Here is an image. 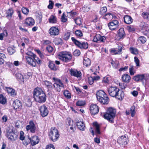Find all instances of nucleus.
<instances>
[{"mask_svg": "<svg viewBox=\"0 0 149 149\" xmlns=\"http://www.w3.org/2000/svg\"><path fill=\"white\" fill-rule=\"evenodd\" d=\"M7 138L12 141H15L18 137L17 134L13 131L8 132L7 134Z\"/></svg>", "mask_w": 149, "mask_h": 149, "instance_id": "2eb2a0df", "label": "nucleus"}, {"mask_svg": "<svg viewBox=\"0 0 149 149\" xmlns=\"http://www.w3.org/2000/svg\"><path fill=\"white\" fill-rule=\"evenodd\" d=\"M109 29L111 30L116 29L118 26V22L117 20H114L108 24Z\"/></svg>", "mask_w": 149, "mask_h": 149, "instance_id": "1a4fd4ad", "label": "nucleus"}, {"mask_svg": "<svg viewBox=\"0 0 149 149\" xmlns=\"http://www.w3.org/2000/svg\"><path fill=\"white\" fill-rule=\"evenodd\" d=\"M122 47H119L118 51L115 49H113L111 50V52H113L115 54H120L121 52L122 51Z\"/></svg>", "mask_w": 149, "mask_h": 149, "instance_id": "4c0bfd02", "label": "nucleus"}, {"mask_svg": "<svg viewBox=\"0 0 149 149\" xmlns=\"http://www.w3.org/2000/svg\"><path fill=\"white\" fill-rule=\"evenodd\" d=\"M8 51L10 54H12L15 52V50L13 47H9L8 48Z\"/></svg>", "mask_w": 149, "mask_h": 149, "instance_id": "8fccbe9b", "label": "nucleus"}, {"mask_svg": "<svg viewBox=\"0 0 149 149\" xmlns=\"http://www.w3.org/2000/svg\"><path fill=\"white\" fill-rule=\"evenodd\" d=\"M49 32L51 36H56L59 34V30L58 28L53 26L49 29Z\"/></svg>", "mask_w": 149, "mask_h": 149, "instance_id": "9d476101", "label": "nucleus"}, {"mask_svg": "<svg viewBox=\"0 0 149 149\" xmlns=\"http://www.w3.org/2000/svg\"><path fill=\"white\" fill-rule=\"evenodd\" d=\"M49 22L50 23H55L56 22V17L53 15H52L49 19Z\"/></svg>", "mask_w": 149, "mask_h": 149, "instance_id": "f704fd0d", "label": "nucleus"}, {"mask_svg": "<svg viewBox=\"0 0 149 149\" xmlns=\"http://www.w3.org/2000/svg\"><path fill=\"white\" fill-rule=\"evenodd\" d=\"M85 104L84 102L82 101H79L76 103V105L78 106H83Z\"/></svg>", "mask_w": 149, "mask_h": 149, "instance_id": "4d7b16f0", "label": "nucleus"}, {"mask_svg": "<svg viewBox=\"0 0 149 149\" xmlns=\"http://www.w3.org/2000/svg\"><path fill=\"white\" fill-rule=\"evenodd\" d=\"M80 54V51L78 49L75 50L73 52V55L76 56H78Z\"/></svg>", "mask_w": 149, "mask_h": 149, "instance_id": "052dcab7", "label": "nucleus"}, {"mask_svg": "<svg viewBox=\"0 0 149 149\" xmlns=\"http://www.w3.org/2000/svg\"><path fill=\"white\" fill-rule=\"evenodd\" d=\"M74 126L73 125H70V126H68V131H69V130L70 129L71 130V132H74V130L75 129V128L74 127H73Z\"/></svg>", "mask_w": 149, "mask_h": 149, "instance_id": "680f3d73", "label": "nucleus"}, {"mask_svg": "<svg viewBox=\"0 0 149 149\" xmlns=\"http://www.w3.org/2000/svg\"><path fill=\"white\" fill-rule=\"evenodd\" d=\"M106 94L102 90H100L97 91L96 93V97L97 100H100L101 98L106 96Z\"/></svg>", "mask_w": 149, "mask_h": 149, "instance_id": "aec40b11", "label": "nucleus"}, {"mask_svg": "<svg viewBox=\"0 0 149 149\" xmlns=\"http://www.w3.org/2000/svg\"><path fill=\"white\" fill-rule=\"evenodd\" d=\"M130 50L131 52L133 54H137L138 53V50L135 48L130 47Z\"/></svg>", "mask_w": 149, "mask_h": 149, "instance_id": "a19ab883", "label": "nucleus"}, {"mask_svg": "<svg viewBox=\"0 0 149 149\" xmlns=\"http://www.w3.org/2000/svg\"><path fill=\"white\" fill-rule=\"evenodd\" d=\"M44 82L45 84L49 89L52 88V84L51 83L47 81H45Z\"/></svg>", "mask_w": 149, "mask_h": 149, "instance_id": "c03bdc74", "label": "nucleus"}, {"mask_svg": "<svg viewBox=\"0 0 149 149\" xmlns=\"http://www.w3.org/2000/svg\"><path fill=\"white\" fill-rule=\"evenodd\" d=\"M107 11V8L106 7H103L101 8L100 13L101 15H104Z\"/></svg>", "mask_w": 149, "mask_h": 149, "instance_id": "a18cd8bd", "label": "nucleus"}, {"mask_svg": "<svg viewBox=\"0 0 149 149\" xmlns=\"http://www.w3.org/2000/svg\"><path fill=\"white\" fill-rule=\"evenodd\" d=\"M63 94L67 98L70 99L71 98L70 93L68 90H65L63 92Z\"/></svg>", "mask_w": 149, "mask_h": 149, "instance_id": "79ce46f5", "label": "nucleus"}, {"mask_svg": "<svg viewBox=\"0 0 149 149\" xmlns=\"http://www.w3.org/2000/svg\"><path fill=\"white\" fill-rule=\"evenodd\" d=\"M59 58L63 62L67 63L71 60L72 56L71 54L69 52H63L60 53L58 55Z\"/></svg>", "mask_w": 149, "mask_h": 149, "instance_id": "7ed1b4c3", "label": "nucleus"}, {"mask_svg": "<svg viewBox=\"0 0 149 149\" xmlns=\"http://www.w3.org/2000/svg\"><path fill=\"white\" fill-rule=\"evenodd\" d=\"M28 26H33L35 23L34 19L31 17H28L26 19L25 22Z\"/></svg>", "mask_w": 149, "mask_h": 149, "instance_id": "412c9836", "label": "nucleus"}, {"mask_svg": "<svg viewBox=\"0 0 149 149\" xmlns=\"http://www.w3.org/2000/svg\"><path fill=\"white\" fill-rule=\"evenodd\" d=\"M145 78V75L143 74L137 75L134 76L133 79L136 82L142 81Z\"/></svg>", "mask_w": 149, "mask_h": 149, "instance_id": "a211bd4d", "label": "nucleus"}, {"mask_svg": "<svg viewBox=\"0 0 149 149\" xmlns=\"http://www.w3.org/2000/svg\"><path fill=\"white\" fill-rule=\"evenodd\" d=\"M143 16L145 18H148L149 17V14L147 12H143Z\"/></svg>", "mask_w": 149, "mask_h": 149, "instance_id": "338daca9", "label": "nucleus"}, {"mask_svg": "<svg viewBox=\"0 0 149 149\" xmlns=\"http://www.w3.org/2000/svg\"><path fill=\"white\" fill-rule=\"evenodd\" d=\"M122 81L126 83H128L130 81L131 77L130 76L127 74H124L122 76Z\"/></svg>", "mask_w": 149, "mask_h": 149, "instance_id": "b1692460", "label": "nucleus"}, {"mask_svg": "<svg viewBox=\"0 0 149 149\" xmlns=\"http://www.w3.org/2000/svg\"><path fill=\"white\" fill-rule=\"evenodd\" d=\"M46 149H55V148L53 145L51 144L47 146Z\"/></svg>", "mask_w": 149, "mask_h": 149, "instance_id": "774afa93", "label": "nucleus"}, {"mask_svg": "<svg viewBox=\"0 0 149 149\" xmlns=\"http://www.w3.org/2000/svg\"><path fill=\"white\" fill-rule=\"evenodd\" d=\"M134 61L135 63L136 64V66H139V60L138 58L136 57L135 56L134 57Z\"/></svg>", "mask_w": 149, "mask_h": 149, "instance_id": "0e129e2a", "label": "nucleus"}, {"mask_svg": "<svg viewBox=\"0 0 149 149\" xmlns=\"http://www.w3.org/2000/svg\"><path fill=\"white\" fill-rule=\"evenodd\" d=\"M53 79L55 82L53 86L55 89L58 92H60L61 90L64 87L63 83L60 79L53 77Z\"/></svg>", "mask_w": 149, "mask_h": 149, "instance_id": "39448f33", "label": "nucleus"}, {"mask_svg": "<svg viewBox=\"0 0 149 149\" xmlns=\"http://www.w3.org/2000/svg\"><path fill=\"white\" fill-rule=\"evenodd\" d=\"M104 116L105 119H107L110 123H113V119L115 117L112 115L107 112V113L104 114Z\"/></svg>", "mask_w": 149, "mask_h": 149, "instance_id": "dca6fc26", "label": "nucleus"}, {"mask_svg": "<svg viewBox=\"0 0 149 149\" xmlns=\"http://www.w3.org/2000/svg\"><path fill=\"white\" fill-rule=\"evenodd\" d=\"M54 43L57 45L62 44L63 43V40L61 38H58L55 39L54 41Z\"/></svg>", "mask_w": 149, "mask_h": 149, "instance_id": "49530a36", "label": "nucleus"}, {"mask_svg": "<svg viewBox=\"0 0 149 149\" xmlns=\"http://www.w3.org/2000/svg\"><path fill=\"white\" fill-rule=\"evenodd\" d=\"M107 91L110 96L114 97L118 94L119 89L116 86H111L107 88Z\"/></svg>", "mask_w": 149, "mask_h": 149, "instance_id": "0eeeda50", "label": "nucleus"}, {"mask_svg": "<svg viewBox=\"0 0 149 149\" xmlns=\"http://www.w3.org/2000/svg\"><path fill=\"white\" fill-rule=\"evenodd\" d=\"M6 91L11 96L14 97L16 95L15 90L10 87H6Z\"/></svg>", "mask_w": 149, "mask_h": 149, "instance_id": "5701e85b", "label": "nucleus"}, {"mask_svg": "<svg viewBox=\"0 0 149 149\" xmlns=\"http://www.w3.org/2000/svg\"><path fill=\"white\" fill-rule=\"evenodd\" d=\"M68 17L69 18H71L74 17L77 14V13L73 10H71L70 12H67Z\"/></svg>", "mask_w": 149, "mask_h": 149, "instance_id": "72a5a7b5", "label": "nucleus"}, {"mask_svg": "<svg viewBox=\"0 0 149 149\" xmlns=\"http://www.w3.org/2000/svg\"><path fill=\"white\" fill-rule=\"evenodd\" d=\"M100 103L103 104H107L109 102V99L106 96L101 98L100 100H98Z\"/></svg>", "mask_w": 149, "mask_h": 149, "instance_id": "393cba45", "label": "nucleus"}, {"mask_svg": "<svg viewBox=\"0 0 149 149\" xmlns=\"http://www.w3.org/2000/svg\"><path fill=\"white\" fill-rule=\"evenodd\" d=\"M70 36V33L69 32H67L65 33L64 35V39L65 40H68Z\"/></svg>", "mask_w": 149, "mask_h": 149, "instance_id": "6e6d98bb", "label": "nucleus"}, {"mask_svg": "<svg viewBox=\"0 0 149 149\" xmlns=\"http://www.w3.org/2000/svg\"><path fill=\"white\" fill-rule=\"evenodd\" d=\"M49 138L53 141H56L59 137V134L58 130L55 127L51 128L49 134Z\"/></svg>", "mask_w": 149, "mask_h": 149, "instance_id": "20e7f679", "label": "nucleus"}, {"mask_svg": "<svg viewBox=\"0 0 149 149\" xmlns=\"http://www.w3.org/2000/svg\"><path fill=\"white\" fill-rule=\"evenodd\" d=\"M6 102V98L2 95H0V103L3 104H4Z\"/></svg>", "mask_w": 149, "mask_h": 149, "instance_id": "ea45409f", "label": "nucleus"}, {"mask_svg": "<svg viewBox=\"0 0 149 149\" xmlns=\"http://www.w3.org/2000/svg\"><path fill=\"white\" fill-rule=\"evenodd\" d=\"M22 13L26 15H27L29 12V9L27 8L23 7L22 8Z\"/></svg>", "mask_w": 149, "mask_h": 149, "instance_id": "de8ad7c7", "label": "nucleus"}, {"mask_svg": "<svg viewBox=\"0 0 149 149\" xmlns=\"http://www.w3.org/2000/svg\"><path fill=\"white\" fill-rule=\"evenodd\" d=\"M39 109L41 115L42 117H45L48 114L49 111L45 105H43L41 106L40 107Z\"/></svg>", "mask_w": 149, "mask_h": 149, "instance_id": "9b49d317", "label": "nucleus"}, {"mask_svg": "<svg viewBox=\"0 0 149 149\" xmlns=\"http://www.w3.org/2000/svg\"><path fill=\"white\" fill-rule=\"evenodd\" d=\"M6 58L5 55L3 53H0V65L3 64L4 62V59Z\"/></svg>", "mask_w": 149, "mask_h": 149, "instance_id": "c9c22d12", "label": "nucleus"}, {"mask_svg": "<svg viewBox=\"0 0 149 149\" xmlns=\"http://www.w3.org/2000/svg\"><path fill=\"white\" fill-rule=\"evenodd\" d=\"M77 125L78 128L80 130L84 131L85 129V127L84 123L80 121L77 123Z\"/></svg>", "mask_w": 149, "mask_h": 149, "instance_id": "bb28decb", "label": "nucleus"}, {"mask_svg": "<svg viewBox=\"0 0 149 149\" xmlns=\"http://www.w3.org/2000/svg\"><path fill=\"white\" fill-rule=\"evenodd\" d=\"M124 93L123 91H120L118 92V94H117L116 97H115L116 98L119 100H121L123 98L124 96Z\"/></svg>", "mask_w": 149, "mask_h": 149, "instance_id": "c756f323", "label": "nucleus"}, {"mask_svg": "<svg viewBox=\"0 0 149 149\" xmlns=\"http://www.w3.org/2000/svg\"><path fill=\"white\" fill-rule=\"evenodd\" d=\"M74 21L76 24L79 25H80L82 24V20L80 18H77L74 19Z\"/></svg>", "mask_w": 149, "mask_h": 149, "instance_id": "37998d69", "label": "nucleus"}, {"mask_svg": "<svg viewBox=\"0 0 149 149\" xmlns=\"http://www.w3.org/2000/svg\"><path fill=\"white\" fill-rule=\"evenodd\" d=\"M26 137H27L26 139V140H24L26 144L27 145L30 143H31V138H29V136H27Z\"/></svg>", "mask_w": 149, "mask_h": 149, "instance_id": "bf43d9fd", "label": "nucleus"}, {"mask_svg": "<svg viewBox=\"0 0 149 149\" xmlns=\"http://www.w3.org/2000/svg\"><path fill=\"white\" fill-rule=\"evenodd\" d=\"M54 4V2L52 0L49 1V5L47 6L48 8L50 9L53 8Z\"/></svg>", "mask_w": 149, "mask_h": 149, "instance_id": "864d4df0", "label": "nucleus"}, {"mask_svg": "<svg viewBox=\"0 0 149 149\" xmlns=\"http://www.w3.org/2000/svg\"><path fill=\"white\" fill-rule=\"evenodd\" d=\"M125 35L124 29L122 28L119 29L118 32V33L117 36V38L118 40H120L123 38Z\"/></svg>", "mask_w": 149, "mask_h": 149, "instance_id": "f3484780", "label": "nucleus"}, {"mask_svg": "<svg viewBox=\"0 0 149 149\" xmlns=\"http://www.w3.org/2000/svg\"><path fill=\"white\" fill-rule=\"evenodd\" d=\"M26 129L27 131L30 130L31 133H34L35 132L36 127L32 121H30L29 122V125L26 126Z\"/></svg>", "mask_w": 149, "mask_h": 149, "instance_id": "6e6552de", "label": "nucleus"}, {"mask_svg": "<svg viewBox=\"0 0 149 149\" xmlns=\"http://www.w3.org/2000/svg\"><path fill=\"white\" fill-rule=\"evenodd\" d=\"M31 145L32 146H34L38 144L39 141V140L37 136H34L31 138Z\"/></svg>", "mask_w": 149, "mask_h": 149, "instance_id": "a878e982", "label": "nucleus"}, {"mask_svg": "<svg viewBox=\"0 0 149 149\" xmlns=\"http://www.w3.org/2000/svg\"><path fill=\"white\" fill-rule=\"evenodd\" d=\"M93 124L95 127L96 133L97 134H100V126L96 122L94 123Z\"/></svg>", "mask_w": 149, "mask_h": 149, "instance_id": "473e14b6", "label": "nucleus"}, {"mask_svg": "<svg viewBox=\"0 0 149 149\" xmlns=\"http://www.w3.org/2000/svg\"><path fill=\"white\" fill-rule=\"evenodd\" d=\"M130 112L132 117H133L135 115V107L134 106H132L130 108Z\"/></svg>", "mask_w": 149, "mask_h": 149, "instance_id": "603ef678", "label": "nucleus"}, {"mask_svg": "<svg viewBox=\"0 0 149 149\" xmlns=\"http://www.w3.org/2000/svg\"><path fill=\"white\" fill-rule=\"evenodd\" d=\"M13 105L14 108L15 109H21L22 107V104L20 101L17 100L13 102Z\"/></svg>", "mask_w": 149, "mask_h": 149, "instance_id": "6ab92c4d", "label": "nucleus"}, {"mask_svg": "<svg viewBox=\"0 0 149 149\" xmlns=\"http://www.w3.org/2000/svg\"><path fill=\"white\" fill-rule=\"evenodd\" d=\"M91 63V60L88 58H86L84 59V65L86 67L90 65Z\"/></svg>", "mask_w": 149, "mask_h": 149, "instance_id": "7c9ffc66", "label": "nucleus"}, {"mask_svg": "<svg viewBox=\"0 0 149 149\" xmlns=\"http://www.w3.org/2000/svg\"><path fill=\"white\" fill-rule=\"evenodd\" d=\"M138 40L142 43H145L146 41V39L144 36H140Z\"/></svg>", "mask_w": 149, "mask_h": 149, "instance_id": "3c124183", "label": "nucleus"}, {"mask_svg": "<svg viewBox=\"0 0 149 149\" xmlns=\"http://www.w3.org/2000/svg\"><path fill=\"white\" fill-rule=\"evenodd\" d=\"M106 40V37L104 36H102L99 34H97L94 37L93 41L96 42H104Z\"/></svg>", "mask_w": 149, "mask_h": 149, "instance_id": "ddd939ff", "label": "nucleus"}, {"mask_svg": "<svg viewBox=\"0 0 149 149\" xmlns=\"http://www.w3.org/2000/svg\"><path fill=\"white\" fill-rule=\"evenodd\" d=\"M67 18L65 13H64L63 14L61 17V21L63 22H65L67 21Z\"/></svg>", "mask_w": 149, "mask_h": 149, "instance_id": "5fc2aeb1", "label": "nucleus"}, {"mask_svg": "<svg viewBox=\"0 0 149 149\" xmlns=\"http://www.w3.org/2000/svg\"><path fill=\"white\" fill-rule=\"evenodd\" d=\"M71 40L77 46L81 49H86L88 47V45L87 42H83L82 43H81L76 39L74 37H72Z\"/></svg>", "mask_w": 149, "mask_h": 149, "instance_id": "423d86ee", "label": "nucleus"}, {"mask_svg": "<svg viewBox=\"0 0 149 149\" xmlns=\"http://www.w3.org/2000/svg\"><path fill=\"white\" fill-rule=\"evenodd\" d=\"M75 34L76 36L79 37H81L83 36L81 31L80 30H78L75 31Z\"/></svg>", "mask_w": 149, "mask_h": 149, "instance_id": "09e8293b", "label": "nucleus"}, {"mask_svg": "<svg viewBox=\"0 0 149 149\" xmlns=\"http://www.w3.org/2000/svg\"><path fill=\"white\" fill-rule=\"evenodd\" d=\"M90 110L91 114L95 115L98 113L99 109L96 104H93L91 105Z\"/></svg>", "mask_w": 149, "mask_h": 149, "instance_id": "f8f14e48", "label": "nucleus"}, {"mask_svg": "<svg viewBox=\"0 0 149 149\" xmlns=\"http://www.w3.org/2000/svg\"><path fill=\"white\" fill-rule=\"evenodd\" d=\"M49 67L51 70H57V68L55 66V64L52 62H50Z\"/></svg>", "mask_w": 149, "mask_h": 149, "instance_id": "e433bc0d", "label": "nucleus"}, {"mask_svg": "<svg viewBox=\"0 0 149 149\" xmlns=\"http://www.w3.org/2000/svg\"><path fill=\"white\" fill-rule=\"evenodd\" d=\"M13 13V10L12 8L9 9L7 11V17H9L10 18Z\"/></svg>", "mask_w": 149, "mask_h": 149, "instance_id": "58836bf2", "label": "nucleus"}, {"mask_svg": "<svg viewBox=\"0 0 149 149\" xmlns=\"http://www.w3.org/2000/svg\"><path fill=\"white\" fill-rule=\"evenodd\" d=\"M119 85L120 87L122 89H125L127 87L126 84L123 83H120Z\"/></svg>", "mask_w": 149, "mask_h": 149, "instance_id": "e2e57ef3", "label": "nucleus"}, {"mask_svg": "<svg viewBox=\"0 0 149 149\" xmlns=\"http://www.w3.org/2000/svg\"><path fill=\"white\" fill-rule=\"evenodd\" d=\"M33 97L37 102L41 103L46 100V96L42 89L39 88H35L33 91Z\"/></svg>", "mask_w": 149, "mask_h": 149, "instance_id": "f257e3e1", "label": "nucleus"}, {"mask_svg": "<svg viewBox=\"0 0 149 149\" xmlns=\"http://www.w3.org/2000/svg\"><path fill=\"white\" fill-rule=\"evenodd\" d=\"M124 22L127 24H130L133 21L131 17L128 15H126L124 17Z\"/></svg>", "mask_w": 149, "mask_h": 149, "instance_id": "cd10ccee", "label": "nucleus"}, {"mask_svg": "<svg viewBox=\"0 0 149 149\" xmlns=\"http://www.w3.org/2000/svg\"><path fill=\"white\" fill-rule=\"evenodd\" d=\"M46 49L49 52H52L53 50V48L50 46H48L46 47Z\"/></svg>", "mask_w": 149, "mask_h": 149, "instance_id": "69168bd1", "label": "nucleus"}, {"mask_svg": "<svg viewBox=\"0 0 149 149\" xmlns=\"http://www.w3.org/2000/svg\"><path fill=\"white\" fill-rule=\"evenodd\" d=\"M70 74L71 75L77 77H80L81 76V72L78 71L77 70H74L72 69L70 70Z\"/></svg>", "mask_w": 149, "mask_h": 149, "instance_id": "4be33fe9", "label": "nucleus"}, {"mask_svg": "<svg viewBox=\"0 0 149 149\" xmlns=\"http://www.w3.org/2000/svg\"><path fill=\"white\" fill-rule=\"evenodd\" d=\"M107 112L115 117L116 114V110L115 109L112 107L109 108L108 109Z\"/></svg>", "mask_w": 149, "mask_h": 149, "instance_id": "2f4dec72", "label": "nucleus"}, {"mask_svg": "<svg viewBox=\"0 0 149 149\" xmlns=\"http://www.w3.org/2000/svg\"><path fill=\"white\" fill-rule=\"evenodd\" d=\"M26 58L28 63L33 67H35L36 63L40 65L42 63L41 60L33 53L29 52L26 53Z\"/></svg>", "mask_w": 149, "mask_h": 149, "instance_id": "f03ea898", "label": "nucleus"}, {"mask_svg": "<svg viewBox=\"0 0 149 149\" xmlns=\"http://www.w3.org/2000/svg\"><path fill=\"white\" fill-rule=\"evenodd\" d=\"M16 77L21 83H23L24 78L23 75L20 73H18L16 74Z\"/></svg>", "mask_w": 149, "mask_h": 149, "instance_id": "c85d7f7f", "label": "nucleus"}, {"mask_svg": "<svg viewBox=\"0 0 149 149\" xmlns=\"http://www.w3.org/2000/svg\"><path fill=\"white\" fill-rule=\"evenodd\" d=\"M128 140L125 136H122L118 138V143L122 145H125L127 143Z\"/></svg>", "mask_w": 149, "mask_h": 149, "instance_id": "4468645a", "label": "nucleus"}, {"mask_svg": "<svg viewBox=\"0 0 149 149\" xmlns=\"http://www.w3.org/2000/svg\"><path fill=\"white\" fill-rule=\"evenodd\" d=\"M111 64L115 68H116L117 66L119 65V63L117 62H116L113 61L111 62Z\"/></svg>", "mask_w": 149, "mask_h": 149, "instance_id": "13d9d810", "label": "nucleus"}]
</instances>
